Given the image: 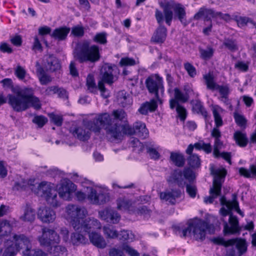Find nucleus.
Masks as SVG:
<instances>
[{"instance_id":"obj_54","label":"nucleus","mask_w":256,"mask_h":256,"mask_svg":"<svg viewBox=\"0 0 256 256\" xmlns=\"http://www.w3.org/2000/svg\"><path fill=\"white\" fill-rule=\"evenodd\" d=\"M23 256H47V254L40 249L24 250Z\"/></svg>"},{"instance_id":"obj_48","label":"nucleus","mask_w":256,"mask_h":256,"mask_svg":"<svg viewBox=\"0 0 256 256\" xmlns=\"http://www.w3.org/2000/svg\"><path fill=\"white\" fill-rule=\"evenodd\" d=\"M219 108L220 107L218 106H212V112L214 118L215 125L217 128H220L223 125L222 118L218 110V108Z\"/></svg>"},{"instance_id":"obj_35","label":"nucleus","mask_w":256,"mask_h":256,"mask_svg":"<svg viewBox=\"0 0 256 256\" xmlns=\"http://www.w3.org/2000/svg\"><path fill=\"white\" fill-rule=\"evenodd\" d=\"M188 154L189 156L187 158V162L190 168L193 169L199 168L201 166V160L198 154L192 152Z\"/></svg>"},{"instance_id":"obj_14","label":"nucleus","mask_w":256,"mask_h":256,"mask_svg":"<svg viewBox=\"0 0 256 256\" xmlns=\"http://www.w3.org/2000/svg\"><path fill=\"white\" fill-rule=\"evenodd\" d=\"M88 200L94 204L100 205L108 202L110 199L108 192L104 190H96L91 188L88 194Z\"/></svg>"},{"instance_id":"obj_63","label":"nucleus","mask_w":256,"mask_h":256,"mask_svg":"<svg viewBox=\"0 0 256 256\" xmlns=\"http://www.w3.org/2000/svg\"><path fill=\"white\" fill-rule=\"evenodd\" d=\"M214 156L215 158H218L220 157L222 158L224 160L228 162L230 164H232L231 158H232V154L230 152H220V151L219 153L216 154H214Z\"/></svg>"},{"instance_id":"obj_22","label":"nucleus","mask_w":256,"mask_h":256,"mask_svg":"<svg viewBox=\"0 0 256 256\" xmlns=\"http://www.w3.org/2000/svg\"><path fill=\"white\" fill-rule=\"evenodd\" d=\"M13 238L15 241L16 246L18 248H24V250H32V238L24 234H14Z\"/></svg>"},{"instance_id":"obj_57","label":"nucleus","mask_w":256,"mask_h":256,"mask_svg":"<svg viewBox=\"0 0 256 256\" xmlns=\"http://www.w3.org/2000/svg\"><path fill=\"white\" fill-rule=\"evenodd\" d=\"M209 192L210 196L204 198V202L206 204H212L214 200L220 195V194L215 192L214 188H210Z\"/></svg>"},{"instance_id":"obj_1","label":"nucleus","mask_w":256,"mask_h":256,"mask_svg":"<svg viewBox=\"0 0 256 256\" xmlns=\"http://www.w3.org/2000/svg\"><path fill=\"white\" fill-rule=\"evenodd\" d=\"M158 4L162 12L156 8L154 16L158 27L154 32L151 41L156 44H162L166 40L167 28L164 25L165 22L168 26H170L173 19L178 20L183 26L186 27L190 22L186 19V12L185 7L180 3L174 0H164L158 2Z\"/></svg>"},{"instance_id":"obj_39","label":"nucleus","mask_w":256,"mask_h":256,"mask_svg":"<svg viewBox=\"0 0 256 256\" xmlns=\"http://www.w3.org/2000/svg\"><path fill=\"white\" fill-rule=\"evenodd\" d=\"M239 174L240 176L246 178H250L251 174L252 176H256V164H250L249 170L243 167L240 168H239Z\"/></svg>"},{"instance_id":"obj_52","label":"nucleus","mask_w":256,"mask_h":256,"mask_svg":"<svg viewBox=\"0 0 256 256\" xmlns=\"http://www.w3.org/2000/svg\"><path fill=\"white\" fill-rule=\"evenodd\" d=\"M86 86L88 90L92 93L97 92V86L94 82V79L92 74H88L86 78Z\"/></svg>"},{"instance_id":"obj_19","label":"nucleus","mask_w":256,"mask_h":256,"mask_svg":"<svg viewBox=\"0 0 256 256\" xmlns=\"http://www.w3.org/2000/svg\"><path fill=\"white\" fill-rule=\"evenodd\" d=\"M42 66L48 72H54L60 68V64L58 59L53 54L44 56Z\"/></svg>"},{"instance_id":"obj_64","label":"nucleus","mask_w":256,"mask_h":256,"mask_svg":"<svg viewBox=\"0 0 256 256\" xmlns=\"http://www.w3.org/2000/svg\"><path fill=\"white\" fill-rule=\"evenodd\" d=\"M49 116L51 120L55 125L58 126H62L63 121L62 116L55 114H50Z\"/></svg>"},{"instance_id":"obj_30","label":"nucleus","mask_w":256,"mask_h":256,"mask_svg":"<svg viewBox=\"0 0 256 256\" xmlns=\"http://www.w3.org/2000/svg\"><path fill=\"white\" fill-rule=\"evenodd\" d=\"M36 218V212L30 205L26 204L24 208V214L20 218L24 222H32Z\"/></svg>"},{"instance_id":"obj_31","label":"nucleus","mask_w":256,"mask_h":256,"mask_svg":"<svg viewBox=\"0 0 256 256\" xmlns=\"http://www.w3.org/2000/svg\"><path fill=\"white\" fill-rule=\"evenodd\" d=\"M168 181L172 183H176L179 186H183L186 182L184 181L182 172L180 170H174L170 174Z\"/></svg>"},{"instance_id":"obj_55","label":"nucleus","mask_w":256,"mask_h":256,"mask_svg":"<svg viewBox=\"0 0 256 256\" xmlns=\"http://www.w3.org/2000/svg\"><path fill=\"white\" fill-rule=\"evenodd\" d=\"M10 226L8 221L2 220L0 222V236L7 235L10 232Z\"/></svg>"},{"instance_id":"obj_43","label":"nucleus","mask_w":256,"mask_h":256,"mask_svg":"<svg viewBox=\"0 0 256 256\" xmlns=\"http://www.w3.org/2000/svg\"><path fill=\"white\" fill-rule=\"evenodd\" d=\"M219 173L218 170L214 172L216 176L214 178L212 186L210 188H214L215 192L221 194L222 184Z\"/></svg>"},{"instance_id":"obj_41","label":"nucleus","mask_w":256,"mask_h":256,"mask_svg":"<svg viewBox=\"0 0 256 256\" xmlns=\"http://www.w3.org/2000/svg\"><path fill=\"white\" fill-rule=\"evenodd\" d=\"M200 58L204 60H208L211 58L214 54V49L210 46H207L206 49L199 48Z\"/></svg>"},{"instance_id":"obj_25","label":"nucleus","mask_w":256,"mask_h":256,"mask_svg":"<svg viewBox=\"0 0 256 256\" xmlns=\"http://www.w3.org/2000/svg\"><path fill=\"white\" fill-rule=\"evenodd\" d=\"M190 104L192 106V111L194 113L201 114L206 122L210 118L208 114V112L204 107L202 102L200 100H192L190 102Z\"/></svg>"},{"instance_id":"obj_47","label":"nucleus","mask_w":256,"mask_h":256,"mask_svg":"<svg viewBox=\"0 0 256 256\" xmlns=\"http://www.w3.org/2000/svg\"><path fill=\"white\" fill-rule=\"evenodd\" d=\"M174 108L180 120L184 122L188 116V112L186 108L182 104L175 105V106H174Z\"/></svg>"},{"instance_id":"obj_24","label":"nucleus","mask_w":256,"mask_h":256,"mask_svg":"<svg viewBox=\"0 0 256 256\" xmlns=\"http://www.w3.org/2000/svg\"><path fill=\"white\" fill-rule=\"evenodd\" d=\"M38 216L44 223L53 222L56 218L55 212L50 208L44 207L40 208L38 212Z\"/></svg>"},{"instance_id":"obj_7","label":"nucleus","mask_w":256,"mask_h":256,"mask_svg":"<svg viewBox=\"0 0 256 256\" xmlns=\"http://www.w3.org/2000/svg\"><path fill=\"white\" fill-rule=\"evenodd\" d=\"M66 218L75 230L80 226V222L88 215L86 208L77 204H68L66 207Z\"/></svg>"},{"instance_id":"obj_16","label":"nucleus","mask_w":256,"mask_h":256,"mask_svg":"<svg viewBox=\"0 0 256 256\" xmlns=\"http://www.w3.org/2000/svg\"><path fill=\"white\" fill-rule=\"evenodd\" d=\"M98 217L102 220L113 224H117L120 219V216L114 210L106 208L98 212Z\"/></svg>"},{"instance_id":"obj_6","label":"nucleus","mask_w":256,"mask_h":256,"mask_svg":"<svg viewBox=\"0 0 256 256\" xmlns=\"http://www.w3.org/2000/svg\"><path fill=\"white\" fill-rule=\"evenodd\" d=\"M188 225L187 227L184 226L180 236L186 238L192 232L196 240L201 241L205 239L206 230L210 227L208 222L198 218L188 221Z\"/></svg>"},{"instance_id":"obj_29","label":"nucleus","mask_w":256,"mask_h":256,"mask_svg":"<svg viewBox=\"0 0 256 256\" xmlns=\"http://www.w3.org/2000/svg\"><path fill=\"white\" fill-rule=\"evenodd\" d=\"M234 139L236 144L240 148L246 147L250 143V139L247 137L245 132L236 130L234 134Z\"/></svg>"},{"instance_id":"obj_32","label":"nucleus","mask_w":256,"mask_h":256,"mask_svg":"<svg viewBox=\"0 0 256 256\" xmlns=\"http://www.w3.org/2000/svg\"><path fill=\"white\" fill-rule=\"evenodd\" d=\"M233 240L232 246L235 245L238 250V254L242 256L247 252L248 244L246 239L242 238H234Z\"/></svg>"},{"instance_id":"obj_56","label":"nucleus","mask_w":256,"mask_h":256,"mask_svg":"<svg viewBox=\"0 0 256 256\" xmlns=\"http://www.w3.org/2000/svg\"><path fill=\"white\" fill-rule=\"evenodd\" d=\"M84 34V28L82 26L77 25L72 28L71 34L75 37L82 38Z\"/></svg>"},{"instance_id":"obj_26","label":"nucleus","mask_w":256,"mask_h":256,"mask_svg":"<svg viewBox=\"0 0 256 256\" xmlns=\"http://www.w3.org/2000/svg\"><path fill=\"white\" fill-rule=\"evenodd\" d=\"M70 28L66 26H60L55 28L50 34V36L58 41L66 40Z\"/></svg>"},{"instance_id":"obj_12","label":"nucleus","mask_w":256,"mask_h":256,"mask_svg":"<svg viewBox=\"0 0 256 256\" xmlns=\"http://www.w3.org/2000/svg\"><path fill=\"white\" fill-rule=\"evenodd\" d=\"M207 88L210 90H218L220 95V98L226 99L230 93L229 86L228 85L221 86L217 84L214 80L212 74L208 72L203 76Z\"/></svg>"},{"instance_id":"obj_42","label":"nucleus","mask_w":256,"mask_h":256,"mask_svg":"<svg viewBox=\"0 0 256 256\" xmlns=\"http://www.w3.org/2000/svg\"><path fill=\"white\" fill-rule=\"evenodd\" d=\"M134 212L139 216H142L144 218H149L150 217L152 210L146 206H140L134 210Z\"/></svg>"},{"instance_id":"obj_37","label":"nucleus","mask_w":256,"mask_h":256,"mask_svg":"<svg viewBox=\"0 0 256 256\" xmlns=\"http://www.w3.org/2000/svg\"><path fill=\"white\" fill-rule=\"evenodd\" d=\"M222 46L232 52H235L238 50L236 40L232 38H224Z\"/></svg>"},{"instance_id":"obj_15","label":"nucleus","mask_w":256,"mask_h":256,"mask_svg":"<svg viewBox=\"0 0 256 256\" xmlns=\"http://www.w3.org/2000/svg\"><path fill=\"white\" fill-rule=\"evenodd\" d=\"M80 226L76 228V231L84 232L89 234L92 232L96 230H100L102 228V224L96 218L93 217H90L83 219L80 222Z\"/></svg>"},{"instance_id":"obj_61","label":"nucleus","mask_w":256,"mask_h":256,"mask_svg":"<svg viewBox=\"0 0 256 256\" xmlns=\"http://www.w3.org/2000/svg\"><path fill=\"white\" fill-rule=\"evenodd\" d=\"M32 122L39 128H42L48 122V119L43 116H36L32 119Z\"/></svg>"},{"instance_id":"obj_9","label":"nucleus","mask_w":256,"mask_h":256,"mask_svg":"<svg viewBox=\"0 0 256 256\" xmlns=\"http://www.w3.org/2000/svg\"><path fill=\"white\" fill-rule=\"evenodd\" d=\"M219 17L220 19L228 22L232 20L228 14H223L220 12H215L213 9L207 8L204 6L200 8L193 16L192 19L196 20L203 18L204 21H211V18Z\"/></svg>"},{"instance_id":"obj_13","label":"nucleus","mask_w":256,"mask_h":256,"mask_svg":"<svg viewBox=\"0 0 256 256\" xmlns=\"http://www.w3.org/2000/svg\"><path fill=\"white\" fill-rule=\"evenodd\" d=\"M223 222V232L224 236L230 234L240 235L242 231V228L240 226L238 217L232 214H230L228 219V224L224 220Z\"/></svg>"},{"instance_id":"obj_18","label":"nucleus","mask_w":256,"mask_h":256,"mask_svg":"<svg viewBox=\"0 0 256 256\" xmlns=\"http://www.w3.org/2000/svg\"><path fill=\"white\" fill-rule=\"evenodd\" d=\"M76 190V186L70 180L62 182L58 188V192L60 198L70 200L72 193Z\"/></svg>"},{"instance_id":"obj_62","label":"nucleus","mask_w":256,"mask_h":256,"mask_svg":"<svg viewBox=\"0 0 256 256\" xmlns=\"http://www.w3.org/2000/svg\"><path fill=\"white\" fill-rule=\"evenodd\" d=\"M126 93L124 91H121L118 93L117 100L120 106L122 107L126 106L128 104L127 96Z\"/></svg>"},{"instance_id":"obj_34","label":"nucleus","mask_w":256,"mask_h":256,"mask_svg":"<svg viewBox=\"0 0 256 256\" xmlns=\"http://www.w3.org/2000/svg\"><path fill=\"white\" fill-rule=\"evenodd\" d=\"M170 161L178 167H183L185 164V158L184 154L180 152H171L170 157Z\"/></svg>"},{"instance_id":"obj_20","label":"nucleus","mask_w":256,"mask_h":256,"mask_svg":"<svg viewBox=\"0 0 256 256\" xmlns=\"http://www.w3.org/2000/svg\"><path fill=\"white\" fill-rule=\"evenodd\" d=\"M181 196L182 191L179 188H172L170 190H166L160 194L161 200L168 202L172 205H175L176 199L180 198Z\"/></svg>"},{"instance_id":"obj_51","label":"nucleus","mask_w":256,"mask_h":256,"mask_svg":"<svg viewBox=\"0 0 256 256\" xmlns=\"http://www.w3.org/2000/svg\"><path fill=\"white\" fill-rule=\"evenodd\" d=\"M103 232L107 238H114L118 236L117 230L112 226H104L103 227Z\"/></svg>"},{"instance_id":"obj_38","label":"nucleus","mask_w":256,"mask_h":256,"mask_svg":"<svg viewBox=\"0 0 256 256\" xmlns=\"http://www.w3.org/2000/svg\"><path fill=\"white\" fill-rule=\"evenodd\" d=\"M73 134L80 140L84 141L90 138V132L82 127H78L73 132Z\"/></svg>"},{"instance_id":"obj_36","label":"nucleus","mask_w":256,"mask_h":256,"mask_svg":"<svg viewBox=\"0 0 256 256\" xmlns=\"http://www.w3.org/2000/svg\"><path fill=\"white\" fill-rule=\"evenodd\" d=\"M232 20L236 22L238 26L240 28L246 26L248 23H250L256 28V22L248 17L234 15L232 16Z\"/></svg>"},{"instance_id":"obj_60","label":"nucleus","mask_w":256,"mask_h":256,"mask_svg":"<svg viewBox=\"0 0 256 256\" xmlns=\"http://www.w3.org/2000/svg\"><path fill=\"white\" fill-rule=\"evenodd\" d=\"M202 142L203 140H201L194 143V144H190L186 150V154H191L194 148L196 150H202Z\"/></svg>"},{"instance_id":"obj_59","label":"nucleus","mask_w":256,"mask_h":256,"mask_svg":"<svg viewBox=\"0 0 256 256\" xmlns=\"http://www.w3.org/2000/svg\"><path fill=\"white\" fill-rule=\"evenodd\" d=\"M117 208L121 210H128V200L126 198H120L117 200Z\"/></svg>"},{"instance_id":"obj_4","label":"nucleus","mask_w":256,"mask_h":256,"mask_svg":"<svg viewBox=\"0 0 256 256\" xmlns=\"http://www.w3.org/2000/svg\"><path fill=\"white\" fill-rule=\"evenodd\" d=\"M74 56L80 63H95L100 58V49L98 45L90 44L88 40H85L77 44Z\"/></svg>"},{"instance_id":"obj_3","label":"nucleus","mask_w":256,"mask_h":256,"mask_svg":"<svg viewBox=\"0 0 256 256\" xmlns=\"http://www.w3.org/2000/svg\"><path fill=\"white\" fill-rule=\"evenodd\" d=\"M12 92L14 94L8 96V103L16 112L24 111L30 106L36 110L41 108L39 98L34 96V90L32 88H13Z\"/></svg>"},{"instance_id":"obj_8","label":"nucleus","mask_w":256,"mask_h":256,"mask_svg":"<svg viewBox=\"0 0 256 256\" xmlns=\"http://www.w3.org/2000/svg\"><path fill=\"white\" fill-rule=\"evenodd\" d=\"M129 142L132 148V151L133 152L140 154L146 149V153L151 159L158 160L160 158V154L154 148V145L152 142H145L143 144L138 138L134 137L129 138Z\"/></svg>"},{"instance_id":"obj_53","label":"nucleus","mask_w":256,"mask_h":256,"mask_svg":"<svg viewBox=\"0 0 256 256\" xmlns=\"http://www.w3.org/2000/svg\"><path fill=\"white\" fill-rule=\"evenodd\" d=\"M234 118L235 120V122L238 126L244 128H246L247 120L244 116L235 112L234 113Z\"/></svg>"},{"instance_id":"obj_27","label":"nucleus","mask_w":256,"mask_h":256,"mask_svg":"<svg viewBox=\"0 0 256 256\" xmlns=\"http://www.w3.org/2000/svg\"><path fill=\"white\" fill-rule=\"evenodd\" d=\"M158 108L156 101L152 99L150 102H146L142 103L138 109V112L142 115H147L150 112H154Z\"/></svg>"},{"instance_id":"obj_21","label":"nucleus","mask_w":256,"mask_h":256,"mask_svg":"<svg viewBox=\"0 0 256 256\" xmlns=\"http://www.w3.org/2000/svg\"><path fill=\"white\" fill-rule=\"evenodd\" d=\"M174 98L170 100V108L171 110H174L175 105L185 104L188 101V98L179 88H175L174 90Z\"/></svg>"},{"instance_id":"obj_23","label":"nucleus","mask_w":256,"mask_h":256,"mask_svg":"<svg viewBox=\"0 0 256 256\" xmlns=\"http://www.w3.org/2000/svg\"><path fill=\"white\" fill-rule=\"evenodd\" d=\"M116 70L117 67L116 66L104 65L101 70L102 82L109 84H112L114 82V76L116 73Z\"/></svg>"},{"instance_id":"obj_11","label":"nucleus","mask_w":256,"mask_h":256,"mask_svg":"<svg viewBox=\"0 0 256 256\" xmlns=\"http://www.w3.org/2000/svg\"><path fill=\"white\" fill-rule=\"evenodd\" d=\"M42 235L38 237V240L42 246L48 248L51 245L60 243V236L54 230L44 227L42 230Z\"/></svg>"},{"instance_id":"obj_45","label":"nucleus","mask_w":256,"mask_h":256,"mask_svg":"<svg viewBox=\"0 0 256 256\" xmlns=\"http://www.w3.org/2000/svg\"><path fill=\"white\" fill-rule=\"evenodd\" d=\"M212 241L216 245L222 246L226 248L232 246L234 244L232 238L226 240L224 238L220 236L214 238Z\"/></svg>"},{"instance_id":"obj_10","label":"nucleus","mask_w":256,"mask_h":256,"mask_svg":"<svg viewBox=\"0 0 256 256\" xmlns=\"http://www.w3.org/2000/svg\"><path fill=\"white\" fill-rule=\"evenodd\" d=\"M145 84L148 92L160 100L159 92L162 94L164 91L162 78L158 74H156V79L152 76H149L146 80Z\"/></svg>"},{"instance_id":"obj_44","label":"nucleus","mask_w":256,"mask_h":256,"mask_svg":"<svg viewBox=\"0 0 256 256\" xmlns=\"http://www.w3.org/2000/svg\"><path fill=\"white\" fill-rule=\"evenodd\" d=\"M118 238L120 243L121 244L122 247L128 252V232L127 231L122 230L120 231V234H118Z\"/></svg>"},{"instance_id":"obj_17","label":"nucleus","mask_w":256,"mask_h":256,"mask_svg":"<svg viewBox=\"0 0 256 256\" xmlns=\"http://www.w3.org/2000/svg\"><path fill=\"white\" fill-rule=\"evenodd\" d=\"M148 134L145 123L141 121L134 122L132 126H129V136L135 135L142 139H144L148 137Z\"/></svg>"},{"instance_id":"obj_49","label":"nucleus","mask_w":256,"mask_h":256,"mask_svg":"<svg viewBox=\"0 0 256 256\" xmlns=\"http://www.w3.org/2000/svg\"><path fill=\"white\" fill-rule=\"evenodd\" d=\"M186 186V190L190 197L191 198H195L198 193L197 187L194 183H187L184 184Z\"/></svg>"},{"instance_id":"obj_50","label":"nucleus","mask_w":256,"mask_h":256,"mask_svg":"<svg viewBox=\"0 0 256 256\" xmlns=\"http://www.w3.org/2000/svg\"><path fill=\"white\" fill-rule=\"evenodd\" d=\"M107 36L108 34L106 32L97 33L92 38V40L94 42L100 44H106L108 42Z\"/></svg>"},{"instance_id":"obj_2","label":"nucleus","mask_w":256,"mask_h":256,"mask_svg":"<svg viewBox=\"0 0 256 256\" xmlns=\"http://www.w3.org/2000/svg\"><path fill=\"white\" fill-rule=\"evenodd\" d=\"M112 116L107 113L98 114L88 122L86 126L95 134H100L102 129L106 131V136L112 140H122L128 132L127 114L122 109L114 110Z\"/></svg>"},{"instance_id":"obj_28","label":"nucleus","mask_w":256,"mask_h":256,"mask_svg":"<svg viewBox=\"0 0 256 256\" xmlns=\"http://www.w3.org/2000/svg\"><path fill=\"white\" fill-rule=\"evenodd\" d=\"M88 236L90 242L96 247L100 248H104L106 246V242L105 240L100 234L96 232H92Z\"/></svg>"},{"instance_id":"obj_46","label":"nucleus","mask_w":256,"mask_h":256,"mask_svg":"<svg viewBox=\"0 0 256 256\" xmlns=\"http://www.w3.org/2000/svg\"><path fill=\"white\" fill-rule=\"evenodd\" d=\"M182 172V177L188 180V183H195L196 176L194 173L190 168H185Z\"/></svg>"},{"instance_id":"obj_40","label":"nucleus","mask_w":256,"mask_h":256,"mask_svg":"<svg viewBox=\"0 0 256 256\" xmlns=\"http://www.w3.org/2000/svg\"><path fill=\"white\" fill-rule=\"evenodd\" d=\"M78 232H73L70 236V242L74 245L78 246L80 244H85L86 240L82 234Z\"/></svg>"},{"instance_id":"obj_58","label":"nucleus","mask_w":256,"mask_h":256,"mask_svg":"<svg viewBox=\"0 0 256 256\" xmlns=\"http://www.w3.org/2000/svg\"><path fill=\"white\" fill-rule=\"evenodd\" d=\"M184 66L190 77L194 78L196 75V68L192 64L188 62H185Z\"/></svg>"},{"instance_id":"obj_5","label":"nucleus","mask_w":256,"mask_h":256,"mask_svg":"<svg viewBox=\"0 0 256 256\" xmlns=\"http://www.w3.org/2000/svg\"><path fill=\"white\" fill-rule=\"evenodd\" d=\"M34 180L32 181L30 180L28 182V184L30 185V188L34 192L44 197L48 204L53 207L60 206V202L58 200V192L51 183L44 181L38 184L36 188L32 184Z\"/></svg>"},{"instance_id":"obj_33","label":"nucleus","mask_w":256,"mask_h":256,"mask_svg":"<svg viewBox=\"0 0 256 256\" xmlns=\"http://www.w3.org/2000/svg\"><path fill=\"white\" fill-rule=\"evenodd\" d=\"M48 252L54 256H62L64 254L66 255V248L58 244L51 245L48 248Z\"/></svg>"}]
</instances>
